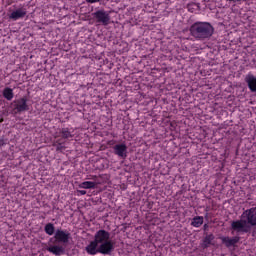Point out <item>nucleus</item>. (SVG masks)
I'll use <instances>...</instances> for the list:
<instances>
[{"instance_id":"obj_1","label":"nucleus","mask_w":256,"mask_h":256,"mask_svg":"<svg viewBox=\"0 0 256 256\" xmlns=\"http://www.w3.org/2000/svg\"><path fill=\"white\" fill-rule=\"evenodd\" d=\"M251 227H256V207L245 210L240 220L231 222V229L236 233H249Z\"/></svg>"},{"instance_id":"obj_2","label":"nucleus","mask_w":256,"mask_h":256,"mask_svg":"<svg viewBox=\"0 0 256 256\" xmlns=\"http://www.w3.org/2000/svg\"><path fill=\"white\" fill-rule=\"evenodd\" d=\"M110 237L111 234L105 230H99L94 235V241L99 245L102 255H109L113 251V241Z\"/></svg>"},{"instance_id":"obj_3","label":"nucleus","mask_w":256,"mask_h":256,"mask_svg":"<svg viewBox=\"0 0 256 256\" xmlns=\"http://www.w3.org/2000/svg\"><path fill=\"white\" fill-rule=\"evenodd\" d=\"M190 33L195 39H207L213 35V26L207 22H196L190 27Z\"/></svg>"},{"instance_id":"obj_4","label":"nucleus","mask_w":256,"mask_h":256,"mask_svg":"<svg viewBox=\"0 0 256 256\" xmlns=\"http://www.w3.org/2000/svg\"><path fill=\"white\" fill-rule=\"evenodd\" d=\"M93 17L96 19L97 23H101L102 25H109L111 22V16L109 15V12L105 10H98L93 13Z\"/></svg>"},{"instance_id":"obj_5","label":"nucleus","mask_w":256,"mask_h":256,"mask_svg":"<svg viewBox=\"0 0 256 256\" xmlns=\"http://www.w3.org/2000/svg\"><path fill=\"white\" fill-rule=\"evenodd\" d=\"M14 111L16 113H23V111H29V105H27V98H20L14 101Z\"/></svg>"},{"instance_id":"obj_6","label":"nucleus","mask_w":256,"mask_h":256,"mask_svg":"<svg viewBox=\"0 0 256 256\" xmlns=\"http://www.w3.org/2000/svg\"><path fill=\"white\" fill-rule=\"evenodd\" d=\"M26 16H27V9L18 8L9 14V19H11L12 21H19V19H24Z\"/></svg>"},{"instance_id":"obj_7","label":"nucleus","mask_w":256,"mask_h":256,"mask_svg":"<svg viewBox=\"0 0 256 256\" xmlns=\"http://www.w3.org/2000/svg\"><path fill=\"white\" fill-rule=\"evenodd\" d=\"M85 251L88 253V255H97V253L103 254L101 251V246H99L95 240L91 241L86 246Z\"/></svg>"},{"instance_id":"obj_8","label":"nucleus","mask_w":256,"mask_h":256,"mask_svg":"<svg viewBox=\"0 0 256 256\" xmlns=\"http://www.w3.org/2000/svg\"><path fill=\"white\" fill-rule=\"evenodd\" d=\"M222 243L225 245V247H235L237 243L241 240L239 236L229 237V236H222L220 237Z\"/></svg>"},{"instance_id":"obj_9","label":"nucleus","mask_w":256,"mask_h":256,"mask_svg":"<svg viewBox=\"0 0 256 256\" xmlns=\"http://www.w3.org/2000/svg\"><path fill=\"white\" fill-rule=\"evenodd\" d=\"M71 234L67 231L57 230L55 233V239L58 243H69Z\"/></svg>"},{"instance_id":"obj_10","label":"nucleus","mask_w":256,"mask_h":256,"mask_svg":"<svg viewBox=\"0 0 256 256\" xmlns=\"http://www.w3.org/2000/svg\"><path fill=\"white\" fill-rule=\"evenodd\" d=\"M114 153L118 157H122V159H125L127 157V145L125 144H116L114 147Z\"/></svg>"},{"instance_id":"obj_11","label":"nucleus","mask_w":256,"mask_h":256,"mask_svg":"<svg viewBox=\"0 0 256 256\" xmlns=\"http://www.w3.org/2000/svg\"><path fill=\"white\" fill-rule=\"evenodd\" d=\"M245 81L248 85V89H250V91L252 93H256V77H255V75L248 73L245 77Z\"/></svg>"},{"instance_id":"obj_12","label":"nucleus","mask_w":256,"mask_h":256,"mask_svg":"<svg viewBox=\"0 0 256 256\" xmlns=\"http://www.w3.org/2000/svg\"><path fill=\"white\" fill-rule=\"evenodd\" d=\"M47 251L53 255L61 256L65 253V248H63V246L52 245L47 248Z\"/></svg>"},{"instance_id":"obj_13","label":"nucleus","mask_w":256,"mask_h":256,"mask_svg":"<svg viewBox=\"0 0 256 256\" xmlns=\"http://www.w3.org/2000/svg\"><path fill=\"white\" fill-rule=\"evenodd\" d=\"M97 187V183L92 181H85L79 184L80 189H95Z\"/></svg>"},{"instance_id":"obj_14","label":"nucleus","mask_w":256,"mask_h":256,"mask_svg":"<svg viewBox=\"0 0 256 256\" xmlns=\"http://www.w3.org/2000/svg\"><path fill=\"white\" fill-rule=\"evenodd\" d=\"M203 216H196L192 219L191 225L192 227L199 228L201 225H203Z\"/></svg>"},{"instance_id":"obj_15","label":"nucleus","mask_w":256,"mask_h":256,"mask_svg":"<svg viewBox=\"0 0 256 256\" xmlns=\"http://www.w3.org/2000/svg\"><path fill=\"white\" fill-rule=\"evenodd\" d=\"M3 97L7 99V101H11L13 99L14 94H13V89L7 87L3 90Z\"/></svg>"},{"instance_id":"obj_16","label":"nucleus","mask_w":256,"mask_h":256,"mask_svg":"<svg viewBox=\"0 0 256 256\" xmlns=\"http://www.w3.org/2000/svg\"><path fill=\"white\" fill-rule=\"evenodd\" d=\"M45 233H47V235H53V233H55V226L51 223L46 224Z\"/></svg>"},{"instance_id":"obj_17","label":"nucleus","mask_w":256,"mask_h":256,"mask_svg":"<svg viewBox=\"0 0 256 256\" xmlns=\"http://www.w3.org/2000/svg\"><path fill=\"white\" fill-rule=\"evenodd\" d=\"M213 239H215L213 234H210V235L206 236L205 239H204V247H209V245H211Z\"/></svg>"},{"instance_id":"obj_18","label":"nucleus","mask_w":256,"mask_h":256,"mask_svg":"<svg viewBox=\"0 0 256 256\" xmlns=\"http://www.w3.org/2000/svg\"><path fill=\"white\" fill-rule=\"evenodd\" d=\"M62 137L64 139H69L70 137H72L71 132H69V129L67 128L62 129Z\"/></svg>"},{"instance_id":"obj_19","label":"nucleus","mask_w":256,"mask_h":256,"mask_svg":"<svg viewBox=\"0 0 256 256\" xmlns=\"http://www.w3.org/2000/svg\"><path fill=\"white\" fill-rule=\"evenodd\" d=\"M77 193L78 195H87V191L85 190H78Z\"/></svg>"},{"instance_id":"obj_20","label":"nucleus","mask_w":256,"mask_h":256,"mask_svg":"<svg viewBox=\"0 0 256 256\" xmlns=\"http://www.w3.org/2000/svg\"><path fill=\"white\" fill-rule=\"evenodd\" d=\"M99 1H101V0H86V3L93 4V3H99Z\"/></svg>"},{"instance_id":"obj_21","label":"nucleus","mask_w":256,"mask_h":256,"mask_svg":"<svg viewBox=\"0 0 256 256\" xmlns=\"http://www.w3.org/2000/svg\"><path fill=\"white\" fill-rule=\"evenodd\" d=\"M191 7H197V5H195V4H190V5L188 6V10H189V11H191Z\"/></svg>"},{"instance_id":"obj_22","label":"nucleus","mask_w":256,"mask_h":256,"mask_svg":"<svg viewBox=\"0 0 256 256\" xmlns=\"http://www.w3.org/2000/svg\"><path fill=\"white\" fill-rule=\"evenodd\" d=\"M2 145H5V140L0 139V147H2Z\"/></svg>"},{"instance_id":"obj_23","label":"nucleus","mask_w":256,"mask_h":256,"mask_svg":"<svg viewBox=\"0 0 256 256\" xmlns=\"http://www.w3.org/2000/svg\"><path fill=\"white\" fill-rule=\"evenodd\" d=\"M226 1H237V2H239V1H241V0H226Z\"/></svg>"}]
</instances>
